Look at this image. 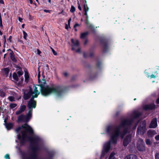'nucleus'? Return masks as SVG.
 Masks as SVG:
<instances>
[{
	"mask_svg": "<svg viewBox=\"0 0 159 159\" xmlns=\"http://www.w3.org/2000/svg\"><path fill=\"white\" fill-rule=\"evenodd\" d=\"M22 128L24 129L21 131V134H19L17 135L18 138L20 141V143L22 145H24L28 140L31 143L32 150V152L28 154L25 152L22 151L19 148L22 159H39L37 152L40 149L39 143L41 142V139L37 136H34L32 137L27 135V132L32 135L33 134L34 131L32 128L26 123L22 125L21 127L17 128L16 129V131L18 133Z\"/></svg>",
	"mask_w": 159,
	"mask_h": 159,
	"instance_id": "1",
	"label": "nucleus"
},
{
	"mask_svg": "<svg viewBox=\"0 0 159 159\" xmlns=\"http://www.w3.org/2000/svg\"><path fill=\"white\" fill-rule=\"evenodd\" d=\"M39 84L37 85L40 88V91L42 94L44 96H47L52 93H55L58 97H60L68 90L66 87H62L59 86L50 87L47 86L45 87L46 81L44 79L40 80Z\"/></svg>",
	"mask_w": 159,
	"mask_h": 159,
	"instance_id": "2",
	"label": "nucleus"
},
{
	"mask_svg": "<svg viewBox=\"0 0 159 159\" xmlns=\"http://www.w3.org/2000/svg\"><path fill=\"white\" fill-rule=\"evenodd\" d=\"M134 120L132 119H123L120 122L119 125L118 126L114 132L112 133L111 135V141L113 144L117 143L118 139V134L121 132L120 129L121 128H125V127L128 126L130 127L133 122Z\"/></svg>",
	"mask_w": 159,
	"mask_h": 159,
	"instance_id": "3",
	"label": "nucleus"
},
{
	"mask_svg": "<svg viewBox=\"0 0 159 159\" xmlns=\"http://www.w3.org/2000/svg\"><path fill=\"white\" fill-rule=\"evenodd\" d=\"M146 121L145 120L143 121L137 128V134L141 135H143L146 131Z\"/></svg>",
	"mask_w": 159,
	"mask_h": 159,
	"instance_id": "4",
	"label": "nucleus"
},
{
	"mask_svg": "<svg viewBox=\"0 0 159 159\" xmlns=\"http://www.w3.org/2000/svg\"><path fill=\"white\" fill-rule=\"evenodd\" d=\"M101 44L102 46V52L105 53L107 52L109 45V40L105 38H102L100 40Z\"/></svg>",
	"mask_w": 159,
	"mask_h": 159,
	"instance_id": "5",
	"label": "nucleus"
},
{
	"mask_svg": "<svg viewBox=\"0 0 159 159\" xmlns=\"http://www.w3.org/2000/svg\"><path fill=\"white\" fill-rule=\"evenodd\" d=\"M137 148L140 152H143L146 150L145 143L141 139H139L137 143Z\"/></svg>",
	"mask_w": 159,
	"mask_h": 159,
	"instance_id": "6",
	"label": "nucleus"
},
{
	"mask_svg": "<svg viewBox=\"0 0 159 159\" xmlns=\"http://www.w3.org/2000/svg\"><path fill=\"white\" fill-rule=\"evenodd\" d=\"M37 98L36 95L35 97H32L27 104V107L29 109L32 110L33 108H34L36 106V102L34 99V98Z\"/></svg>",
	"mask_w": 159,
	"mask_h": 159,
	"instance_id": "7",
	"label": "nucleus"
},
{
	"mask_svg": "<svg viewBox=\"0 0 159 159\" xmlns=\"http://www.w3.org/2000/svg\"><path fill=\"white\" fill-rule=\"evenodd\" d=\"M132 136L131 134L127 135L124 138L123 141V145L124 147L127 146L131 142Z\"/></svg>",
	"mask_w": 159,
	"mask_h": 159,
	"instance_id": "8",
	"label": "nucleus"
},
{
	"mask_svg": "<svg viewBox=\"0 0 159 159\" xmlns=\"http://www.w3.org/2000/svg\"><path fill=\"white\" fill-rule=\"evenodd\" d=\"M112 143L110 141L105 143L103 145L102 153H107L109 151L111 148V143Z\"/></svg>",
	"mask_w": 159,
	"mask_h": 159,
	"instance_id": "9",
	"label": "nucleus"
},
{
	"mask_svg": "<svg viewBox=\"0 0 159 159\" xmlns=\"http://www.w3.org/2000/svg\"><path fill=\"white\" fill-rule=\"evenodd\" d=\"M26 91L25 92H24V99L25 100H27L29 99L31 97V95H33L34 92L32 91V89L31 88H30V90H29L28 92L26 93Z\"/></svg>",
	"mask_w": 159,
	"mask_h": 159,
	"instance_id": "10",
	"label": "nucleus"
},
{
	"mask_svg": "<svg viewBox=\"0 0 159 159\" xmlns=\"http://www.w3.org/2000/svg\"><path fill=\"white\" fill-rule=\"evenodd\" d=\"M155 108V105L154 103L145 105L143 107V109L145 111L152 110Z\"/></svg>",
	"mask_w": 159,
	"mask_h": 159,
	"instance_id": "11",
	"label": "nucleus"
},
{
	"mask_svg": "<svg viewBox=\"0 0 159 159\" xmlns=\"http://www.w3.org/2000/svg\"><path fill=\"white\" fill-rule=\"evenodd\" d=\"M157 119L156 118H154L152 120L149 127L150 128H155L157 127Z\"/></svg>",
	"mask_w": 159,
	"mask_h": 159,
	"instance_id": "12",
	"label": "nucleus"
},
{
	"mask_svg": "<svg viewBox=\"0 0 159 159\" xmlns=\"http://www.w3.org/2000/svg\"><path fill=\"white\" fill-rule=\"evenodd\" d=\"M128 128H125L122 132H121L118 134V139L120 136L121 139H123L128 132Z\"/></svg>",
	"mask_w": 159,
	"mask_h": 159,
	"instance_id": "13",
	"label": "nucleus"
},
{
	"mask_svg": "<svg viewBox=\"0 0 159 159\" xmlns=\"http://www.w3.org/2000/svg\"><path fill=\"white\" fill-rule=\"evenodd\" d=\"M71 41L72 43L73 44L74 46L72 47V50H75V48H76L79 45V42L78 40H76L74 41L73 39H71Z\"/></svg>",
	"mask_w": 159,
	"mask_h": 159,
	"instance_id": "14",
	"label": "nucleus"
},
{
	"mask_svg": "<svg viewBox=\"0 0 159 159\" xmlns=\"http://www.w3.org/2000/svg\"><path fill=\"white\" fill-rule=\"evenodd\" d=\"M26 108L25 105H23L21 106L20 108V110L16 112V115H19L24 111Z\"/></svg>",
	"mask_w": 159,
	"mask_h": 159,
	"instance_id": "15",
	"label": "nucleus"
},
{
	"mask_svg": "<svg viewBox=\"0 0 159 159\" xmlns=\"http://www.w3.org/2000/svg\"><path fill=\"white\" fill-rule=\"evenodd\" d=\"M102 62L101 61L98 60L96 64V67L97 69L101 70L102 67Z\"/></svg>",
	"mask_w": 159,
	"mask_h": 159,
	"instance_id": "16",
	"label": "nucleus"
},
{
	"mask_svg": "<svg viewBox=\"0 0 159 159\" xmlns=\"http://www.w3.org/2000/svg\"><path fill=\"white\" fill-rule=\"evenodd\" d=\"M156 132L154 130H149L147 132V134L149 137H152L156 134Z\"/></svg>",
	"mask_w": 159,
	"mask_h": 159,
	"instance_id": "17",
	"label": "nucleus"
},
{
	"mask_svg": "<svg viewBox=\"0 0 159 159\" xmlns=\"http://www.w3.org/2000/svg\"><path fill=\"white\" fill-rule=\"evenodd\" d=\"M97 73H94L93 72H91L89 74V79L90 80H93L97 77Z\"/></svg>",
	"mask_w": 159,
	"mask_h": 159,
	"instance_id": "18",
	"label": "nucleus"
},
{
	"mask_svg": "<svg viewBox=\"0 0 159 159\" xmlns=\"http://www.w3.org/2000/svg\"><path fill=\"white\" fill-rule=\"evenodd\" d=\"M89 34L88 31L82 33L81 34L80 38L82 39H86V37Z\"/></svg>",
	"mask_w": 159,
	"mask_h": 159,
	"instance_id": "19",
	"label": "nucleus"
},
{
	"mask_svg": "<svg viewBox=\"0 0 159 159\" xmlns=\"http://www.w3.org/2000/svg\"><path fill=\"white\" fill-rule=\"evenodd\" d=\"M25 116L23 114H21L18 116V120L19 121H25Z\"/></svg>",
	"mask_w": 159,
	"mask_h": 159,
	"instance_id": "20",
	"label": "nucleus"
},
{
	"mask_svg": "<svg viewBox=\"0 0 159 159\" xmlns=\"http://www.w3.org/2000/svg\"><path fill=\"white\" fill-rule=\"evenodd\" d=\"M142 115L140 112H135L133 114V117L134 119L139 118Z\"/></svg>",
	"mask_w": 159,
	"mask_h": 159,
	"instance_id": "21",
	"label": "nucleus"
},
{
	"mask_svg": "<svg viewBox=\"0 0 159 159\" xmlns=\"http://www.w3.org/2000/svg\"><path fill=\"white\" fill-rule=\"evenodd\" d=\"M114 130L113 127L111 125L108 126L107 129V131L108 133H111V134L113 133L112 132Z\"/></svg>",
	"mask_w": 159,
	"mask_h": 159,
	"instance_id": "22",
	"label": "nucleus"
},
{
	"mask_svg": "<svg viewBox=\"0 0 159 159\" xmlns=\"http://www.w3.org/2000/svg\"><path fill=\"white\" fill-rule=\"evenodd\" d=\"M89 8L86 9L85 6H84V15L85 16V19H88L89 17L87 14V12L89 11Z\"/></svg>",
	"mask_w": 159,
	"mask_h": 159,
	"instance_id": "23",
	"label": "nucleus"
},
{
	"mask_svg": "<svg viewBox=\"0 0 159 159\" xmlns=\"http://www.w3.org/2000/svg\"><path fill=\"white\" fill-rule=\"evenodd\" d=\"M25 81L26 82H28L29 79V76L28 73L27 71H25Z\"/></svg>",
	"mask_w": 159,
	"mask_h": 159,
	"instance_id": "24",
	"label": "nucleus"
},
{
	"mask_svg": "<svg viewBox=\"0 0 159 159\" xmlns=\"http://www.w3.org/2000/svg\"><path fill=\"white\" fill-rule=\"evenodd\" d=\"M34 94L35 95H32V97H35L36 95H37V97H38V95L39 94V92L37 90V88L35 87V88L34 89Z\"/></svg>",
	"mask_w": 159,
	"mask_h": 159,
	"instance_id": "25",
	"label": "nucleus"
},
{
	"mask_svg": "<svg viewBox=\"0 0 159 159\" xmlns=\"http://www.w3.org/2000/svg\"><path fill=\"white\" fill-rule=\"evenodd\" d=\"M136 156L134 155H130L127 156L125 159H133L134 157H135Z\"/></svg>",
	"mask_w": 159,
	"mask_h": 159,
	"instance_id": "26",
	"label": "nucleus"
},
{
	"mask_svg": "<svg viewBox=\"0 0 159 159\" xmlns=\"http://www.w3.org/2000/svg\"><path fill=\"white\" fill-rule=\"evenodd\" d=\"M5 126L7 129H10L12 127V125L11 123H6Z\"/></svg>",
	"mask_w": 159,
	"mask_h": 159,
	"instance_id": "27",
	"label": "nucleus"
},
{
	"mask_svg": "<svg viewBox=\"0 0 159 159\" xmlns=\"http://www.w3.org/2000/svg\"><path fill=\"white\" fill-rule=\"evenodd\" d=\"M13 77L14 79L16 81H18V78L16 73L14 72L13 73Z\"/></svg>",
	"mask_w": 159,
	"mask_h": 159,
	"instance_id": "28",
	"label": "nucleus"
},
{
	"mask_svg": "<svg viewBox=\"0 0 159 159\" xmlns=\"http://www.w3.org/2000/svg\"><path fill=\"white\" fill-rule=\"evenodd\" d=\"M49 157L48 159H52V157L55 154V152L53 151H50L48 152Z\"/></svg>",
	"mask_w": 159,
	"mask_h": 159,
	"instance_id": "29",
	"label": "nucleus"
},
{
	"mask_svg": "<svg viewBox=\"0 0 159 159\" xmlns=\"http://www.w3.org/2000/svg\"><path fill=\"white\" fill-rule=\"evenodd\" d=\"M31 116L30 115H28V114H27L26 116H25V122H28L31 117Z\"/></svg>",
	"mask_w": 159,
	"mask_h": 159,
	"instance_id": "30",
	"label": "nucleus"
},
{
	"mask_svg": "<svg viewBox=\"0 0 159 159\" xmlns=\"http://www.w3.org/2000/svg\"><path fill=\"white\" fill-rule=\"evenodd\" d=\"M3 70L4 71L6 75H8V73L9 71V70L8 68H4Z\"/></svg>",
	"mask_w": 159,
	"mask_h": 159,
	"instance_id": "31",
	"label": "nucleus"
},
{
	"mask_svg": "<svg viewBox=\"0 0 159 159\" xmlns=\"http://www.w3.org/2000/svg\"><path fill=\"white\" fill-rule=\"evenodd\" d=\"M145 142L147 145H150L152 144V143L149 139H146Z\"/></svg>",
	"mask_w": 159,
	"mask_h": 159,
	"instance_id": "32",
	"label": "nucleus"
},
{
	"mask_svg": "<svg viewBox=\"0 0 159 159\" xmlns=\"http://www.w3.org/2000/svg\"><path fill=\"white\" fill-rule=\"evenodd\" d=\"M83 2L84 3V4L83 5V8H84V6H85L86 9H87V8H89L88 7V5L87 4V1L86 0H83Z\"/></svg>",
	"mask_w": 159,
	"mask_h": 159,
	"instance_id": "33",
	"label": "nucleus"
},
{
	"mask_svg": "<svg viewBox=\"0 0 159 159\" xmlns=\"http://www.w3.org/2000/svg\"><path fill=\"white\" fill-rule=\"evenodd\" d=\"M89 28L90 30L93 33H94L95 31V29L94 27L92 25H90L89 26Z\"/></svg>",
	"mask_w": 159,
	"mask_h": 159,
	"instance_id": "34",
	"label": "nucleus"
},
{
	"mask_svg": "<svg viewBox=\"0 0 159 159\" xmlns=\"http://www.w3.org/2000/svg\"><path fill=\"white\" fill-rule=\"evenodd\" d=\"M5 93L3 92V91L0 90V96L3 97L5 96Z\"/></svg>",
	"mask_w": 159,
	"mask_h": 159,
	"instance_id": "35",
	"label": "nucleus"
},
{
	"mask_svg": "<svg viewBox=\"0 0 159 159\" xmlns=\"http://www.w3.org/2000/svg\"><path fill=\"white\" fill-rule=\"evenodd\" d=\"M68 25L66 24H65V28L66 29L68 30L69 28V26L70 27V19L68 20Z\"/></svg>",
	"mask_w": 159,
	"mask_h": 159,
	"instance_id": "36",
	"label": "nucleus"
},
{
	"mask_svg": "<svg viewBox=\"0 0 159 159\" xmlns=\"http://www.w3.org/2000/svg\"><path fill=\"white\" fill-rule=\"evenodd\" d=\"M11 59V60L14 62H16V59L15 57V55L11 56L10 57Z\"/></svg>",
	"mask_w": 159,
	"mask_h": 159,
	"instance_id": "37",
	"label": "nucleus"
},
{
	"mask_svg": "<svg viewBox=\"0 0 159 159\" xmlns=\"http://www.w3.org/2000/svg\"><path fill=\"white\" fill-rule=\"evenodd\" d=\"M17 105L16 104L14 103H12L10 105V107H11V108H13L14 107H15Z\"/></svg>",
	"mask_w": 159,
	"mask_h": 159,
	"instance_id": "38",
	"label": "nucleus"
},
{
	"mask_svg": "<svg viewBox=\"0 0 159 159\" xmlns=\"http://www.w3.org/2000/svg\"><path fill=\"white\" fill-rule=\"evenodd\" d=\"M75 8L73 6H71V9H70V11L73 12L75 11Z\"/></svg>",
	"mask_w": 159,
	"mask_h": 159,
	"instance_id": "39",
	"label": "nucleus"
},
{
	"mask_svg": "<svg viewBox=\"0 0 159 159\" xmlns=\"http://www.w3.org/2000/svg\"><path fill=\"white\" fill-rule=\"evenodd\" d=\"M8 99L11 102H12L15 101L14 98L13 96H10L8 97Z\"/></svg>",
	"mask_w": 159,
	"mask_h": 159,
	"instance_id": "40",
	"label": "nucleus"
},
{
	"mask_svg": "<svg viewBox=\"0 0 159 159\" xmlns=\"http://www.w3.org/2000/svg\"><path fill=\"white\" fill-rule=\"evenodd\" d=\"M50 48L52 50L53 54L55 55H57V53L51 47H50Z\"/></svg>",
	"mask_w": 159,
	"mask_h": 159,
	"instance_id": "41",
	"label": "nucleus"
},
{
	"mask_svg": "<svg viewBox=\"0 0 159 159\" xmlns=\"http://www.w3.org/2000/svg\"><path fill=\"white\" fill-rule=\"evenodd\" d=\"M23 33L24 34L23 38L25 40H26V38L27 36V33L25 31H23Z\"/></svg>",
	"mask_w": 159,
	"mask_h": 159,
	"instance_id": "42",
	"label": "nucleus"
},
{
	"mask_svg": "<svg viewBox=\"0 0 159 159\" xmlns=\"http://www.w3.org/2000/svg\"><path fill=\"white\" fill-rule=\"evenodd\" d=\"M80 26V25L78 24H76L74 26V28L75 29V31H77V30L76 29V27L77 26Z\"/></svg>",
	"mask_w": 159,
	"mask_h": 159,
	"instance_id": "43",
	"label": "nucleus"
},
{
	"mask_svg": "<svg viewBox=\"0 0 159 159\" xmlns=\"http://www.w3.org/2000/svg\"><path fill=\"white\" fill-rule=\"evenodd\" d=\"M155 159H159V153H157L155 154Z\"/></svg>",
	"mask_w": 159,
	"mask_h": 159,
	"instance_id": "44",
	"label": "nucleus"
},
{
	"mask_svg": "<svg viewBox=\"0 0 159 159\" xmlns=\"http://www.w3.org/2000/svg\"><path fill=\"white\" fill-rule=\"evenodd\" d=\"M19 76H20L21 75H22L23 74V72L22 71H18L17 72Z\"/></svg>",
	"mask_w": 159,
	"mask_h": 159,
	"instance_id": "45",
	"label": "nucleus"
},
{
	"mask_svg": "<svg viewBox=\"0 0 159 159\" xmlns=\"http://www.w3.org/2000/svg\"><path fill=\"white\" fill-rule=\"evenodd\" d=\"M83 56L84 58H86L88 56V54L86 52H84L83 53Z\"/></svg>",
	"mask_w": 159,
	"mask_h": 159,
	"instance_id": "46",
	"label": "nucleus"
},
{
	"mask_svg": "<svg viewBox=\"0 0 159 159\" xmlns=\"http://www.w3.org/2000/svg\"><path fill=\"white\" fill-rule=\"evenodd\" d=\"M78 9L80 10V11H81L82 10V8H81V6H80V4H79V2H78Z\"/></svg>",
	"mask_w": 159,
	"mask_h": 159,
	"instance_id": "47",
	"label": "nucleus"
},
{
	"mask_svg": "<svg viewBox=\"0 0 159 159\" xmlns=\"http://www.w3.org/2000/svg\"><path fill=\"white\" fill-rule=\"evenodd\" d=\"M155 139L157 141H159V135H157L155 137Z\"/></svg>",
	"mask_w": 159,
	"mask_h": 159,
	"instance_id": "48",
	"label": "nucleus"
},
{
	"mask_svg": "<svg viewBox=\"0 0 159 159\" xmlns=\"http://www.w3.org/2000/svg\"><path fill=\"white\" fill-rule=\"evenodd\" d=\"M29 110L28 113V115H30L31 116H32V109H29Z\"/></svg>",
	"mask_w": 159,
	"mask_h": 159,
	"instance_id": "49",
	"label": "nucleus"
},
{
	"mask_svg": "<svg viewBox=\"0 0 159 159\" xmlns=\"http://www.w3.org/2000/svg\"><path fill=\"white\" fill-rule=\"evenodd\" d=\"M5 158L7 159H9V155L8 154H7L5 156Z\"/></svg>",
	"mask_w": 159,
	"mask_h": 159,
	"instance_id": "50",
	"label": "nucleus"
},
{
	"mask_svg": "<svg viewBox=\"0 0 159 159\" xmlns=\"http://www.w3.org/2000/svg\"><path fill=\"white\" fill-rule=\"evenodd\" d=\"M40 72H38V82H40L39 81H40Z\"/></svg>",
	"mask_w": 159,
	"mask_h": 159,
	"instance_id": "51",
	"label": "nucleus"
},
{
	"mask_svg": "<svg viewBox=\"0 0 159 159\" xmlns=\"http://www.w3.org/2000/svg\"><path fill=\"white\" fill-rule=\"evenodd\" d=\"M75 51L77 52L80 53L81 51L80 49L79 48H78L77 50H75Z\"/></svg>",
	"mask_w": 159,
	"mask_h": 159,
	"instance_id": "52",
	"label": "nucleus"
},
{
	"mask_svg": "<svg viewBox=\"0 0 159 159\" xmlns=\"http://www.w3.org/2000/svg\"><path fill=\"white\" fill-rule=\"evenodd\" d=\"M156 103L157 104H159V97L157 99Z\"/></svg>",
	"mask_w": 159,
	"mask_h": 159,
	"instance_id": "53",
	"label": "nucleus"
},
{
	"mask_svg": "<svg viewBox=\"0 0 159 159\" xmlns=\"http://www.w3.org/2000/svg\"><path fill=\"white\" fill-rule=\"evenodd\" d=\"M75 78H76V76H74L71 77V79L70 80L71 81H73L75 79Z\"/></svg>",
	"mask_w": 159,
	"mask_h": 159,
	"instance_id": "54",
	"label": "nucleus"
},
{
	"mask_svg": "<svg viewBox=\"0 0 159 159\" xmlns=\"http://www.w3.org/2000/svg\"><path fill=\"white\" fill-rule=\"evenodd\" d=\"M10 56H14V53L12 51H11V52L10 53Z\"/></svg>",
	"mask_w": 159,
	"mask_h": 159,
	"instance_id": "55",
	"label": "nucleus"
},
{
	"mask_svg": "<svg viewBox=\"0 0 159 159\" xmlns=\"http://www.w3.org/2000/svg\"><path fill=\"white\" fill-rule=\"evenodd\" d=\"M93 55H94V53L93 52H91L89 54V57H92L93 56Z\"/></svg>",
	"mask_w": 159,
	"mask_h": 159,
	"instance_id": "56",
	"label": "nucleus"
},
{
	"mask_svg": "<svg viewBox=\"0 0 159 159\" xmlns=\"http://www.w3.org/2000/svg\"><path fill=\"white\" fill-rule=\"evenodd\" d=\"M85 23L86 24H89L88 19H85Z\"/></svg>",
	"mask_w": 159,
	"mask_h": 159,
	"instance_id": "57",
	"label": "nucleus"
},
{
	"mask_svg": "<svg viewBox=\"0 0 159 159\" xmlns=\"http://www.w3.org/2000/svg\"><path fill=\"white\" fill-rule=\"evenodd\" d=\"M37 51L38 52V54L39 55H40V53H41V52L39 49H37Z\"/></svg>",
	"mask_w": 159,
	"mask_h": 159,
	"instance_id": "58",
	"label": "nucleus"
},
{
	"mask_svg": "<svg viewBox=\"0 0 159 159\" xmlns=\"http://www.w3.org/2000/svg\"><path fill=\"white\" fill-rule=\"evenodd\" d=\"M44 11L46 12H49L50 13V11L49 10H44Z\"/></svg>",
	"mask_w": 159,
	"mask_h": 159,
	"instance_id": "59",
	"label": "nucleus"
},
{
	"mask_svg": "<svg viewBox=\"0 0 159 159\" xmlns=\"http://www.w3.org/2000/svg\"><path fill=\"white\" fill-rule=\"evenodd\" d=\"M87 42H88V39H86L84 42V45H86L87 44Z\"/></svg>",
	"mask_w": 159,
	"mask_h": 159,
	"instance_id": "60",
	"label": "nucleus"
},
{
	"mask_svg": "<svg viewBox=\"0 0 159 159\" xmlns=\"http://www.w3.org/2000/svg\"><path fill=\"white\" fill-rule=\"evenodd\" d=\"M150 77L151 78H155V76L153 74H152L151 75Z\"/></svg>",
	"mask_w": 159,
	"mask_h": 159,
	"instance_id": "61",
	"label": "nucleus"
},
{
	"mask_svg": "<svg viewBox=\"0 0 159 159\" xmlns=\"http://www.w3.org/2000/svg\"><path fill=\"white\" fill-rule=\"evenodd\" d=\"M119 112H118V111L116 113L115 116L116 117L118 116L119 115Z\"/></svg>",
	"mask_w": 159,
	"mask_h": 159,
	"instance_id": "62",
	"label": "nucleus"
},
{
	"mask_svg": "<svg viewBox=\"0 0 159 159\" xmlns=\"http://www.w3.org/2000/svg\"><path fill=\"white\" fill-rule=\"evenodd\" d=\"M11 38H12L11 36H9V38L8 39V40H9L10 42H11Z\"/></svg>",
	"mask_w": 159,
	"mask_h": 159,
	"instance_id": "63",
	"label": "nucleus"
},
{
	"mask_svg": "<svg viewBox=\"0 0 159 159\" xmlns=\"http://www.w3.org/2000/svg\"><path fill=\"white\" fill-rule=\"evenodd\" d=\"M18 19H19V21H20V22H21L23 19L22 18L20 17H19V18H18Z\"/></svg>",
	"mask_w": 159,
	"mask_h": 159,
	"instance_id": "64",
	"label": "nucleus"
}]
</instances>
